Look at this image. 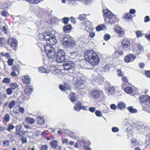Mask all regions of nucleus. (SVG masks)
I'll return each instance as SVG.
<instances>
[{
    "label": "nucleus",
    "mask_w": 150,
    "mask_h": 150,
    "mask_svg": "<svg viewBox=\"0 0 150 150\" xmlns=\"http://www.w3.org/2000/svg\"><path fill=\"white\" fill-rule=\"evenodd\" d=\"M136 36L137 37H140L142 36L143 34L140 30L137 31L136 32Z\"/></svg>",
    "instance_id": "nucleus-46"
},
{
    "label": "nucleus",
    "mask_w": 150,
    "mask_h": 150,
    "mask_svg": "<svg viewBox=\"0 0 150 150\" xmlns=\"http://www.w3.org/2000/svg\"><path fill=\"white\" fill-rule=\"evenodd\" d=\"M145 75L148 77L150 78V71H147L145 72Z\"/></svg>",
    "instance_id": "nucleus-64"
},
{
    "label": "nucleus",
    "mask_w": 150,
    "mask_h": 150,
    "mask_svg": "<svg viewBox=\"0 0 150 150\" xmlns=\"http://www.w3.org/2000/svg\"><path fill=\"white\" fill-rule=\"evenodd\" d=\"M127 109L131 113H136L137 111L136 109L133 108L132 106L128 107Z\"/></svg>",
    "instance_id": "nucleus-29"
},
{
    "label": "nucleus",
    "mask_w": 150,
    "mask_h": 150,
    "mask_svg": "<svg viewBox=\"0 0 150 150\" xmlns=\"http://www.w3.org/2000/svg\"><path fill=\"white\" fill-rule=\"evenodd\" d=\"M80 145L81 146H84L85 144L86 141L83 139L79 140Z\"/></svg>",
    "instance_id": "nucleus-37"
},
{
    "label": "nucleus",
    "mask_w": 150,
    "mask_h": 150,
    "mask_svg": "<svg viewBox=\"0 0 150 150\" xmlns=\"http://www.w3.org/2000/svg\"><path fill=\"white\" fill-rule=\"evenodd\" d=\"M110 36L108 34H106L104 36V39L106 41H108L110 38Z\"/></svg>",
    "instance_id": "nucleus-43"
},
{
    "label": "nucleus",
    "mask_w": 150,
    "mask_h": 150,
    "mask_svg": "<svg viewBox=\"0 0 150 150\" xmlns=\"http://www.w3.org/2000/svg\"><path fill=\"white\" fill-rule=\"evenodd\" d=\"M59 88L62 91H65L67 90H70L71 89V86L67 83H64V85H60Z\"/></svg>",
    "instance_id": "nucleus-13"
},
{
    "label": "nucleus",
    "mask_w": 150,
    "mask_h": 150,
    "mask_svg": "<svg viewBox=\"0 0 150 150\" xmlns=\"http://www.w3.org/2000/svg\"><path fill=\"white\" fill-rule=\"evenodd\" d=\"M14 127V126L13 124H10L8 125L7 129L8 131H10L13 129Z\"/></svg>",
    "instance_id": "nucleus-38"
},
{
    "label": "nucleus",
    "mask_w": 150,
    "mask_h": 150,
    "mask_svg": "<svg viewBox=\"0 0 150 150\" xmlns=\"http://www.w3.org/2000/svg\"><path fill=\"white\" fill-rule=\"evenodd\" d=\"M33 89L30 86L26 87L24 89L25 93L27 95H29L33 91Z\"/></svg>",
    "instance_id": "nucleus-16"
},
{
    "label": "nucleus",
    "mask_w": 150,
    "mask_h": 150,
    "mask_svg": "<svg viewBox=\"0 0 150 150\" xmlns=\"http://www.w3.org/2000/svg\"><path fill=\"white\" fill-rule=\"evenodd\" d=\"M123 18L126 20H128L131 19L132 16L128 13H126L123 16Z\"/></svg>",
    "instance_id": "nucleus-28"
},
{
    "label": "nucleus",
    "mask_w": 150,
    "mask_h": 150,
    "mask_svg": "<svg viewBox=\"0 0 150 150\" xmlns=\"http://www.w3.org/2000/svg\"><path fill=\"white\" fill-rule=\"evenodd\" d=\"M148 129V127L145 125H142L140 127V129L142 131L145 132Z\"/></svg>",
    "instance_id": "nucleus-41"
},
{
    "label": "nucleus",
    "mask_w": 150,
    "mask_h": 150,
    "mask_svg": "<svg viewBox=\"0 0 150 150\" xmlns=\"http://www.w3.org/2000/svg\"><path fill=\"white\" fill-rule=\"evenodd\" d=\"M114 29L115 32L118 33L120 37L124 35V32L120 27L118 26L115 27Z\"/></svg>",
    "instance_id": "nucleus-15"
},
{
    "label": "nucleus",
    "mask_w": 150,
    "mask_h": 150,
    "mask_svg": "<svg viewBox=\"0 0 150 150\" xmlns=\"http://www.w3.org/2000/svg\"><path fill=\"white\" fill-rule=\"evenodd\" d=\"M81 74L79 72L76 73L73 77V82L76 85V86L78 89H82L83 84L82 81L80 80Z\"/></svg>",
    "instance_id": "nucleus-5"
},
{
    "label": "nucleus",
    "mask_w": 150,
    "mask_h": 150,
    "mask_svg": "<svg viewBox=\"0 0 150 150\" xmlns=\"http://www.w3.org/2000/svg\"><path fill=\"white\" fill-rule=\"evenodd\" d=\"M5 38L3 37L0 38V44L1 45H3L5 41Z\"/></svg>",
    "instance_id": "nucleus-56"
},
{
    "label": "nucleus",
    "mask_w": 150,
    "mask_h": 150,
    "mask_svg": "<svg viewBox=\"0 0 150 150\" xmlns=\"http://www.w3.org/2000/svg\"><path fill=\"white\" fill-rule=\"evenodd\" d=\"M40 42V44H42L43 45V47L44 48V46H46V45L45 46L44 45H45L46 44H49L48 42H47V41L45 40L44 39V40H41V42Z\"/></svg>",
    "instance_id": "nucleus-47"
},
{
    "label": "nucleus",
    "mask_w": 150,
    "mask_h": 150,
    "mask_svg": "<svg viewBox=\"0 0 150 150\" xmlns=\"http://www.w3.org/2000/svg\"><path fill=\"white\" fill-rule=\"evenodd\" d=\"M135 57V56L133 54H129L125 57V60L127 62H129L133 61Z\"/></svg>",
    "instance_id": "nucleus-14"
},
{
    "label": "nucleus",
    "mask_w": 150,
    "mask_h": 150,
    "mask_svg": "<svg viewBox=\"0 0 150 150\" xmlns=\"http://www.w3.org/2000/svg\"><path fill=\"white\" fill-rule=\"evenodd\" d=\"M122 44L124 47L125 48L128 47L130 45V41L128 40L125 38L122 40Z\"/></svg>",
    "instance_id": "nucleus-17"
},
{
    "label": "nucleus",
    "mask_w": 150,
    "mask_h": 150,
    "mask_svg": "<svg viewBox=\"0 0 150 150\" xmlns=\"http://www.w3.org/2000/svg\"><path fill=\"white\" fill-rule=\"evenodd\" d=\"M16 132H21V133H23V131H21V129L22 128V125L21 124L17 125L16 126Z\"/></svg>",
    "instance_id": "nucleus-31"
},
{
    "label": "nucleus",
    "mask_w": 150,
    "mask_h": 150,
    "mask_svg": "<svg viewBox=\"0 0 150 150\" xmlns=\"http://www.w3.org/2000/svg\"><path fill=\"white\" fill-rule=\"evenodd\" d=\"M58 18L55 17L52 18L50 20L51 24L52 25H56L58 24Z\"/></svg>",
    "instance_id": "nucleus-19"
},
{
    "label": "nucleus",
    "mask_w": 150,
    "mask_h": 150,
    "mask_svg": "<svg viewBox=\"0 0 150 150\" xmlns=\"http://www.w3.org/2000/svg\"><path fill=\"white\" fill-rule=\"evenodd\" d=\"M15 103H16L15 101H14V100L12 101L11 102H10L9 103V104L8 105V107H9V108L10 109H11L13 108L14 107V106L15 104Z\"/></svg>",
    "instance_id": "nucleus-36"
},
{
    "label": "nucleus",
    "mask_w": 150,
    "mask_h": 150,
    "mask_svg": "<svg viewBox=\"0 0 150 150\" xmlns=\"http://www.w3.org/2000/svg\"><path fill=\"white\" fill-rule=\"evenodd\" d=\"M96 115L98 117H101L102 116V113L100 111L97 110L95 111Z\"/></svg>",
    "instance_id": "nucleus-40"
},
{
    "label": "nucleus",
    "mask_w": 150,
    "mask_h": 150,
    "mask_svg": "<svg viewBox=\"0 0 150 150\" xmlns=\"http://www.w3.org/2000/svg\"><path fill=\"white\" fill-rule=\"evenodd\" d=\"M117 75L119 76H122L123 75L122 71L121 69H117Z\"/></svg>",
    "instance_id": "nucleus-45"
},
{
    "label": "nucleus",
    "mask_w": 150,
    "mask_h": 150,
    "mask_svg": "<svg viewBox=\"0 0 150 150\" xmlns=\"http://www.w3.org/2000/svg\"><path fill=\"white\" fill-rule=\"evenodd\" d=\"M38 123L40 125H42L44 124V119L41 117H37Z\"/></svg>",
    "instance_id": "nucleus-23"
},
{
    "label": "nucleus",
    "mask_w": 150,
    "mask_h": 150,
    "mask_svg": "<svg viewBox=\"0 0 150 150\" xmlns=\"http://www.w3.org/2000/svg\"><path fill=\"white\" fill-rule=\"evenodd\" d=\"M96 110L95 107H91L89 109V110L91 112H94Z\"/></svg>",
    "instance_id": "nucleus-55"
},
{
    "label": "nucleus",
    "mask_w": 150,
    "mask_h": 150,
    "mask_svg": "<svg viewBox=\"0 0 150 150\" xmlns=\"http://www.w3.org/2000/svg\"><path fill=\"white\" fill-rule=\"evenodd\" d=\"M104 70L105 72H108L109 70V68L108 67V65H106L105 67L104 68Z\"/></svg>",
    "instance_id": "nucleus-61"
},
{
    "label": "nucleus",
    "mask_w": 150,
    "mask_h": 150,
    "mask_svg": "<svg viewBox=\"0 0 150 150\" xmlns=\"http://www.w3.org/2000/svg\"><path fill=\"white\" fill-rule=\"evenodd\" d=\"M26 122L30 124H33L35 122V120L34 119L30 117H28L25 119Z\"/></svg>",
    "instance_id": "nucleus-26"
},
{
    "label": "nucleus",
    "mask_w": 150,
    "mask_h": 150,
    "mask_svg": "<svg viewBox=\"0 0 150 150\" xmlns=\"http://www.w3.org/2000/svg\"><path fill=\"white\" fill-rule=\"evenodd\" d=\"M139 67L141 69H143L144 67V64L143 63H140L139 64Z\"/></svg>",
    "instance_id": "nucleus-63"
},
{
    "label": "nucleus",
    "mask_w": 150,
    "mask_h": 150,
    "mask_svg": "<svg viewBox=\"0 0 150 150\" xmlns=\"http://www.w3.org/2000/svg\"><path fill=\"white\" fill-rule=\"evenodd\" d=\"M74 40L70 36H67L64 38L62 44L66 47H73L76 45Z\"/></svg>",
    "instance_id": "nucleus-3"
},
{
    "label": "nucleus",
    "mask_w": 150,
    "mask_h": 150,
    "mask_svg": "<svg viewBox=\"0 0 150 150\" xmlns=\"http://www.w3.org/2000/svg\"><path fill=\"white\" fill-rule=\"evenodd\" d=\"M11 79L10 78H4L3 80V82L4 83H10Z\"/></svg>",
    "instance_id": "nucleus-39"
},
{
    "label": "nucleus",
    "mask_w": 150,
    "mask_h": 150,
    "mask_svg": "<svg viewBox=\"0 0 150 150\" xmlns=\"http://www.w3.org/2000/svg\"><path fill=\"white\" fill-rule=\"evenodd\" d=\"M86 61H94L96 63L99 62V59L97 54L92 50H88L85 52L84 56Z\"/></svg>",
    "instance_id": "nucleus-2"
},
{
    "label": "nucleus",
    "mask_w": 150,
    "mask_h": 150,
    "mask_svg": "<svg viewBox=\"0 0 150 150\" xmlns=\"http://www.w3.org/2000/svg\"><path fill=\"white\" fill-rule=\"evenodd\" d=\"M106 92L108 95H112L114 93V88L113 87H109L106 89Z\"/></svg>",
    "instance_id": "nucleus-20"
},
{
    "label": "nucleus",
    "mask_w": 150,
    "mask_h": 150,
    "mask_svg": "<svg viewBox=\"0 0 150 150\" xmlns=\"http://www.w3.org/2000/svg\"><path fill=\"white\" fill-rule=\"evenodd\" d=\"M42 36L44 39L47 41L49 44L54 45V44L57 43V40L55 37L52 34H49L47 33H46Z\"/></svg>",
    "instance_id": "nucleus-7"
},
{
    "label": "nucleus",
    "mask_w": 150,
    "mask_h": 150,
    "mask_svg": "<svg viewBox=\"0 0 150 150\" xmlns=\"http://www.w3.org/2000/svg\"><path fill=\"white\" fill-rule=\"evenodd\" d=\"M112 130L113 132H116L119 131V129L117 127H114L112 128Z\"/></svg>",
    "instance_id": "nucleus-51"
},
{
    "label": "nucleus",
    "mask_w": 150,
    "mask_h": 150,
    "mask_svg": "<svg viewBox=\"0 0 150 150\" xmlns=\"http://www.w3.org/2000/svg\"><path fill=\"white\" fill-rule=\"evenodd\" d=\"M136 45L137 48L138 49V50H137L141 51L142 50H143V48L142 45H141L140 44H137Z\"/></svg>",
    "instance_id": "nucleus-44"
},
{
    "label": "nucleus",
    "mask_w": 150,
    "mask_h": 150,
    "mask_svg": "<svg viewBox=\"0 0 150 150\" xmlns=\"http://www.w3.org/2000/svg\"><path fill=\"white\" fill-rule=\"evenodd\" d=\"M63 23L66 24L69 21V19L68 18H64L63 19Z\"/></svg>",
    "instance_id": "nucleus-58"
},
{
    "label": "nucleus",
    "mask_w": 150,
    "mask_h": 150,
    "mask_svg": "<svg viewBox=\"0 0 150 150\" xmlns=\"http://www.w3.org/2000/svg\"><path fill=\"white\" fill-rule=\"evenodd\" d=\"M10 117L8 114H6L4 117V119L6 122H8L10 120Z\"/></svg>",
    "instance_id": "nucleus-35"
},
{
    "label": "nucleus",
    "mask_w": 150,
    "mask_h": 150,
    "mask_svg": "<svg viewBox=\"0 0 150 150\" xmlns=\"http://www.w3.org/2000/svg\"><path fill=\"white\" fill-rule=\"evenodd\" d=\"M88 63L85 65V69H93L94 67L98 64L99 62H98L97 63H95L96 62L94 61L92 62L87 61Z\"/></svg>",
    "instance_id": "nucleus-11"
},
{
    "label": "nucleus",
    "mask_w": 150,
    "mask_h": 150,
    "mask_svg": "<svg viewBox=\"0 0 150 150\" xmlns=\"http://www.w3.org/2000/svg\"><path fill=\"white\" fill-rule=\"evenodd\" d=\"M38 71L39 72L41 73H48L50 72V71L49 70H47L46 69L44 68L43 67H39Z\"/></svg>",
    "instance_id": "nucleus-24"
},
{
    "label": "nucleus",
    "mask_w": 150,
    "mask_h": 150,
    "mask_svg": "<svg viewBox=\"0 0 150 150\" xmlns=\"http://www.w3.org/2000/svg\"><path fill=\"white\" fill-rule=\"evenodd\" d=\"M12 91L11 89L10 88H8L6 90V93L7 94L11 95L12 94Z\"/></svg>",
    "instance_id": "nucleus-54"
},
{
    "label": "nucleus",
    "mask_w": 150,
    "mask_h": 150,
    "mask_svg": "<svg viewBox=\"0 0 150 150\" xmlns=\"http://www.w3.org/2000/svg\"><path fill=\"white\" fill-rule=\"evenodd\" d=\"M117 107L120 110L124 109L126 107V105L123 102H121L118 103Z\"/></svg>",
    "instance_id": "nucleus-21"
},
{
    "label": "nucleus",
    "mask_w": 150,
    "mask_h": 150,
    "mask_svg": "<svg viewBox=\"0 0 150 150\" xmlns=\"http://www.w3.org/2000/svg\"><path fill=\"white\" fill-rule=\"evenodd\" d=\"M22 133H21V132H16L15 133V135L16 136H19V137H21L22 135L21 134Z\"/></svg>",
    "instance_id": "nucleus-62"
},
{
    "label": "nucleus",
    "mask_w": 150,
    "mask_h": 150,
    "mask_svg": "<svg viewBox=\"0 0 150 150\" xmlns=\"http://www.w3.org/2000/svg\"><path fill=\"white\" fill-rule=\"evenodd\" d=\"M21 140L22 142V143L23 144L26 143L27 142L26 138L22 136L21 139Z\"/></svg>",
    "instance_id": "nucleus-48"
},
{
    "label": "nucleus",
    "mask_w": 150,
    "mask_h": 150,
    "mask_svg": "<svg viewBox=\"0 0 150 150\" xmlns=\"http://www.w3.org/2000/svg\"><path fill=\"white\" fill-rule=\"evenodd\" d=\"M40 149L41 150H47V146L46 145H42L41 146Z\"/></svg>",
    "instance_id": "nucleus-50"
},
{
    "label": "nucleus",
    "mask_w": 150,
    "mask_h": 150,
    "mask_svg": "<svg viewBox=\"0 0 150 150\" xmlns=\"http://www.w3.org/2000/svg\"><path fill=\"white\" fill-rule=\"evenodd\" d=\"M71 96L70 100L72 102H75L76 100V95L74 93H71L70 94Z\"/></svg>",
    "instance_id": "nucleus-30"
},
{
    "label": "nucleus",
    "mask_w": 150,
    "mask_h": 150,
    "mask_svg": "<svg viewBox=\"0 0 150 150\" xmlns=\"http://www.w3.org/2000/svg\"><path fill=\"white\" fill-rule=\"evenodd\" d=\"M56 61L58 63L63 62L66 58L65 53L62 50H59L57 52L55 56Z\"/></svg>",
    "instance_id": "nucleus-8"
},
{
    "label": "nucleus",
    "mask_w": 150,
    "mask_h": 150,
    "mask_svg": "<svg viewBox=\"0 0 150 150\" xmlns=\"http://www.w3.org/2000/svg\"><path fill=\"white\" fill-rule=\"evenodd\" d=\"M45 52L48 57L50 59H52L55 57L56 52L55 49L52 47L51 46L46 45L44 47Z\"/></svg>",
    "instance_id": "nucleus-4"
},
{
    "label": "nucleus",
    "mask_w": 150,
    "mask_h": 150,
    "mask_svg": "<svg viewBox=\"0 0 150 150\" xmlns=\"http://www.w3.org/2000/svg\"><path fill=\"white\" fill-rule=\"evenodd\" d=\"M150 19L149 16H146L144 18V22L145 23H147L150 21Z\"/></svg>",
    "instance_id": "nucleus-53"
},
{
    "label": "nucleus",
    "mask_w": 150,
    "mask_h": 150,
    "mask_svg": "<svg viewBox=\"0 0 150 150\" xmlns=\"http://www.w3.org/2000/svg\"><path fill=\"white\" fill-rule=\"evenodd\" d=\"M22 79L23 82L26 84H29L31 80L30 77L28 75L23 76Z\"/></svg>",
    "instance_id": "nucleus-18"
},
{
    "label": "nucleus",
    "mask_w": 150,
    "mask_h": 150,
    "mask_svg": "<svg viewBox=\"0 0 150 150\" xmlns=\"http://www.w3.org/2000/svg\"><path fill=\"white\" fill-rule=\"evenodd\" d=\"M7 12L6 11H1V14L3 16L6 17L7 16Z\"/></svg>",
    "instance_id": "nucleus-60"
},
{
    "label": "nucleus",
    "mask_w": 150,
    "mask_h": 150,
    "mask_svg": "<svg viewBox=\"0 0 150 150\" xmlns=\"http://www.w3.org/2000/svg\"><path fill=\"white\" fill-rule=\"evenodd\" d=\"M78 18L80 20L83 21L86 18V16L85 14H81L79 16Z\"/></svg>",
    "instance_id": "nucleus-34"
},
{
    "label": "nucleus",
    "mask_w": 150,
    "mask_h": 150,
    "mask_svg": "<svg viewBox=\"0 0 150 150\" xmlns=\"http://www.w3.org/2000/svg\"><path fill=\"white\" fill-rule=\"evenodd\" d=\"M124 91L127 93H131L133 91V89L131 87H127L125 88Z\"/></svg>",
    "instance_id": "nucleus-32"
},
{
    "label": "nucleus",
    "mask_w": 150,
    "mask_h": 150,
    "mask_svg": "<svg viewBox=\"0 0 150 150\" xmlns=\"http://www.w3.org/2000/svg\"><path fill=\"white\" fill-rule=\"evenodd\" d=\"M13 60L12 59H9L7 61L8 64L9 65L11 66L13 64Z\"/></svg>",
    "instance_id": "nucleus-49"
},
{
    "label": "nucleus",
    "mask_w": 150,
    "mask_h": 150,
    "mask_svg": "<svg viewBox=\"0 0 150 150\" xmlns=\"http://www.w3.org/2000/svg\"><path fill=\"white\" fill-rule=\"evenodd\" d=\"M50 145L52 148H55L58 146V142L56 140H53L50 142Z\"/></svg>",
    "instance_id": "nucleus-22"
},
{
    "label": "nucleus",
    "mask_w": 150,
    "mask_h": 150,
    "mask_svg": "<svg viewBox=\"0 0 150 150\" xmlns=\"http://www.w3.org/2000/svg\"><path fill=\"white\" fill-rule=\"evenodd\" d=\"M63 65L65 70L69 71L70 73H73L74 64L73 62L71 61H65L64 62Z\"/></svg>",
    "instance_id": "nucleus-9"
},
{
    "label": "nucleus",
    "mask_w": 150,
    "mask_h": 150,
    "mask_svg": "<svg viewBox=\"0 0 150 150\" xmlns=\"http://www.w3.org/2000/svg\"><path fill=\"white\" fill-rule=\"evenodd\" d=\"M110 108L112 109L115 110H116L117 107L115 104H113L110 105Z\"/></svg>",
    "instance_id": "nucleus-52"
},
{
    "label": "nucleus",
    "mask_w": 150,
    "mask_h": 150,
    "mask_svg": "<svg viewBox=\"0 0 150 150\" xmlns=\"http://www.w3.org/2000/svg\"><path fill=\"white\" fill-rule=\"evenodd\" d=\"M103 12L105 21L106 23L113 24L118 21V19L116 18L115 16L113 15L108 9H103Z\"/></svg>",
    "instance_id": "nucleus-1"
},
{
    "label": "nucleus",
    "mask_w": 150,
    "mask_h": 150,
    "mask_svg": "<svg viewBox=\"0 0 150 150\" xmlns=\"http://www.w3.org/2000/svg\"><path fill=\"white\" fill-rule=\"evenodd\" d=\"M7 44L12 47H16L18 45V42L15 38H9L8 40Z\"/></svg>",
    "instance_id": "nucleus-10"
},
{
    "label": "nucleus",
    "mask_w": 150,
    "mask_h": 150,
    "mask_svg": "<svg viewBox=\"0 0 150 150\" xmlns=\"http://www.w3.org/2000/svg\"><path fill=\"white\" fill-rule=\"evenodd\" d=\"M79 109L80 110L81 109L83 110H86L87 109V108L86 107L84 106H80L79 108Z\"/></svg>",
    "instance_id": "nucleus-59"
},
{
    "label": "nucleus",
    "mask_w": 150,
    "mask_h": 150,
    "mask_svg": "<svg viewBox=\"0 0 150 150\" xmlns=\"http://www.w3.org/2000/svg\"><path fill=\"white\" fill-rule=\"evenodd\" d=\"M71 28V26L70 25H66L63 28V29L64 32L67 33L70 30Z\"/></svg>",
    "instance_id": "nucleus-25"
},
{
    "label": "nucleus",
    "mask_w": 150,
    "mask_h": 150,
    "mask_svg": "<svg viewBox=\"0 0 150 150\" xmlns=\"http://www.w3.org/2000/svg\"><path fill=\"white\" fill-rule=\"evenodd\" d=\"M122 81L125 83L128 82V80L126 77L125 76H123L122 77Z\"/></svg>",
    "instance_id": "nucleus-57"
},
{
    "label": "nucleus",
    "mask_w": 150,
    "mask_h": 150,
    "mask_svg": "<svg viewBox=\"0 0 150 150\" xmlns=\"http://www.w3.org/2000/svg\"><path fill=\"white\" fill-rule=\"evenodd\" d=\"M27 1L32 4H38L40 2V0H25Z\"/></svg>",
    "instance_id": "nucleus-33"
},
{
    "label": "nucleus",
    "mask_w": 150,
    "mask_h": 150,
    "mask_svg": "<svg viewBox=\"0 0 150 150\" xmlns=\"http://www.w3.org/2000/svg\"><path fill=\"white\" fill-rule=\"evenodd\" d=\"M141 105L145 110L148 109V103L150 102V97L147 95L140 96L139 97Z\"/></svg>",
    "instance_id": "nucleus-6"
},
{
    "label": "nucleus",
    "mask_w": 150,
    "mask_h": 150,
    "mask_svg": "<svg viewBox=\"0 0 150 150\" xmlns=\"http://www.w3.org/2000/svg\"><path fill=\"white\" fill-rule=\"evenodd\" d=\"M102 93L101 91H99L95 90L92 91V96L94 99H97L99 98L101 94Z\"/></svg>",
    "instance_id": "nucleus-12"
},
{
    "label": "nucleus",
    "mask_w": 150,
    "mask_h": 150,
    "mask_svg": "<svg viewBox=\"0 0 150 150\" xmlns=\"http://www.w3.org/2000/svg\"><path fill=\"white\" fill-rule=\"evenodd\" d=\"M105 29V25L103 24L97 26L96 28V30L98 31H99Z\"/></svg>",
    "instance_id": "nucleus-27"
},
{
    "label": "nucleus",
    "mask_w": 150,
    "mask_h": 150,
    "mask_svg": "<svg viewBox=\"0 0 150 150\" xmlns=\"http://www.w3.org/2000/svg\"><path fill=\"white\" fill-rule=\"evenodd\" d=\"M11 88L13 89H14L18 87V85L15 83H11L10 85Z\"/></svg>",
    "instance_id": "nucleus-42"
}]
</instances>
